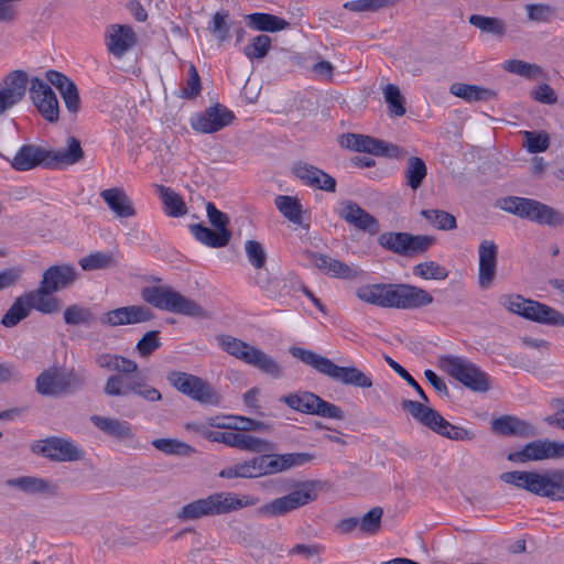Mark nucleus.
I'll list each match as a JSON object with an SVG mask.
<instances>
[{
	"label": "nucleus",
	"instance_id": "4468645a",
	"mask_svg": "<svg viewBox=\"0 0 564 564\" xmlns=\"http://www.w3.org/2000/svg\"><path fill=\"white\" fill-rule=\"evenodd\" d=\"M29 97L41 117L50 123L59 120V104L51 84L40 77L29 80Z\"/></svg>",
	"mask_w": 564,
	"mask_h": 564
},
{
	"label": "nucleus",
	"instance_id": "338daca9",
	"mask_svg": "<svg viewBox=\"0 0 564 564\" xmlns=\"http://www.w3.org/2000/svg\"><path fill=\"white\" fill-rule=\"evenodd\" d=\"M527 18L531 22H547L554 14V10L546 3H531L525 6Z\"/></svg>",
	"mask_w": 564,
	"mask_h": 564
},
{
	"label": "nucleus",
	"instance_id": "6e6552de",
	"mask_svg": "<svg viewBox=\"0 0 564 564\" xmlns=\"http://www.w3.org/2000/svg\"><path fill=\"white\" fill-rule=\"evenodd\" d=\"M78 279V272L69 263H62L48 267L42 274V280L35 293L44 301L53 314L62 310V301L54 293L65 290Z\"/></svg>",
	"mask_w": 564,
	"mask_h": 564
},
{
	"label": "nucleus",
	"instance_id": "13d9d810",
	"mask_svg": "<svg viewBox=\"0 0 564 564\" xmlns=\"http://www.w3.org/2000/svg\"><path fill=\"white\" fill-rule=\"evenodd\" d=\"M413 274L424 280H445L448 271L435 261H424L413 267Z\"/></svg>",
	"mask_w": 564,
	"mask_h": 564
},
{
	"label": "nucleus",
	"instance_id": "2eb2a0df",
	"mask_svg": "<svg viewBox=\"0 0 564 564\" xmlns=\"http://www.w3.org/2000/svg\"><path fill=\"white\" fill-rule=\"evenodd\" d=\"M32 310L45 315L53 314L35 291L31 290L15 297L9 310L2 316L1 324L8 328L14 327L21 321L29 317Z\"/></svg>",
	"mask_w": 564,
	"mask_h": 564
},
{
	"label": "nucleus",
	"instance_id": "9b49d317",
	"mask_svg": "<svg viewBox=\"0 0 564 564\" xmlns=\"http://www.w3.org/2000/svg\"><path fill=\"white\" fill-rule=\"evenodd\" d=\"M378 243L394 254L415 258L424 254L435 243V238L405 231H386L379 235Z\"/></svg>",
	"mask_w": 564,
	"mask_h": 564
},
{
	"label": "nucleus",
	"instance_id": "4c0bfd02",
	"mask_svg": "<svg viewBox=\"0 0 564 564\" xmlns=\"http://www.w3.org/2000/svg\"><path fill=\"white\" fill-rule=\"evenodd\" d=\"M155 192L164 205L165 213L171 217H181L187 213V207L182 196L171 187L155 185Z\"/></svg>",
	"mask_w": 564,
	"mask_h": 564
},
{
	"label": "nucleus",
	"instance_id": "bf43d9fd",
	"mask_svg": "<svg viewBox=\"0 0 564 564\" xmlns=\"http://www.w3.org/2000/svg\"><path fill=\"white\" fill-rule=\"evenodd\" d=\"M398 0H351L343 7L352 12H376L389 6H394Z\"/></svg>",
	"mask_w": 564,
	"mask_h": 564
},
{
	"label": "nucleus",
	"instance_id": "58836bf2",
	"mask_svg": "<svg viewBox=\"0 0 564 564\" xmlns=\"http://www.w3.org/2000/svg\"><path fill=\"white\" fill-rule=\"evenodd\" d=\"M508 459L521 464L547 459L546 438L528 443L522 449L510 453Z\"/></svg>",
	"mask_w": 564,
	"mask_h": 564
},
{
	"label": "nucleus",
	"instance_id": "a878e982",
	"mask_svg": "<svg viewBox=\"0 0 564 564\" xmlns=\"http://www.w3.org/2000/svg\"><path fill=\"white\" fill-rule=\"evenodd\" d=\"M131 369L127 372H117L107 378L104 392L108 397H127L133 392L139 379L138 365L131 360Z\"/></svg>",
	"mask_w": 564,
	"mask_h": 564
},
{
	"label": "nucleus",
	"instance_id": "774afa93",
	"mask_svg": "<svg viewBox=\"0 0 564 564\" xmlns=\"http://www.w3.org/2000/svg\"><path fill=\"white\" fill-rule=\"evenodd\" d=\"M206 213L210 225L217 231H219L220 234H223L224 231H230L228 229L229 217L221 210L217 209L212 202H208L206 204Z\"/></svg>",
	"mask_w": 564,
	"mask_h": 564
},
{
	"label": "nucleus",
	"instance_id": "dca6fc26",
	"mask_svg": "<svg viewBox=\"0 0 564 564\" xmlns=\"http://www.w3.org/2000/svg\"><path fill=\"white\" fill-rule=\"evenodd\" d=\"M28 84V74L20 69L10 72L0 82V116L4 115L23 99Z\"/></svg>",
	"mask_w": 564,
	"mask_h": 564
},
{
	"label": "nucleus",
	"instance_id": "f704fd0d",
	"mask_svg": "<svg viewBox=\"0 0 564 564\" xmlns=\"http://www.w3.org/2000/svg\"><path fill=\"white\" fill-rule=\"evenodd\" d=\"M189 230L196 240L212 248L226 247L231 238V231L220 234L216 229L213 230L203 224H192L189 225Z\"/></svg>",
	"mask_w": 564,
	"mask_h": 564
},
{
	"label": "nucleus",
	"instance_id": "e433bc0d",
	"mask_svg": "<svg viewBox=\"0 0 564 564\" xmlns=\"http://www.w3.org/2000/svg\"><path fill=\"white\" fill-rule=\"evenodd\" d=\"M339 144L343 148H347L356 152H365L373 155H377L378 145H381L380 139L357 133L341 134L339 137Z\"/></svg>",
	"mask_w": 564,
	"mask_h": 564
},
{
	"label": "nucleus",
	"instance_id": "864d4df0",
	"mask_svg": "<svg viewBox=\"0 0 564 564\" xmlns=\"http://www.w3.org/2000/svg\"><path fill=\"white\" fill-rule=\"evenodd\" d=\"M192 393H188L192 400L203 404L217 405L219 403V395L215 392L213 387L202 378H197L195 388H192Z\"/></svg>",
	"mask_w": 564,
	"mask_h": 564
},
{
	"label": "nucleus",
	"instance_id": "f03ea898",
	"mask_svg": "<svg viewBox=\"0 0 564 564\" xmlns=\"http://www.w3.org/2000/svg\"><path fill=\"white\" fill-rule=\"evenodd\" d=\"M500 480L552 501H564L563 469H551L545 473L506 471L500 475Z\"/></svg>",
	"mask_w": 564,
	"mask_h": 564
},
{
	"label": "nucleus",
	"instance_id": "6ab92c4d",
	"mask_svg": "<svg viewBox=\"0 0 564 564\" xmlns=\"http://www.w3.org/2000/svg\"><path fill=\"white\" fill-rule=\"evenodd\" d=\"M153 318L150 308L140 305L123 306L104 313L99 321L104 325L121 326L148 322Z\"/></svg>",
	"mask_w": 564,
	"mask_h": 564
},
{
	"label": "nucleus",
	"instance_id": "5701e85b",
	"mask_svg": "<svg viewBox=\"0 0 564 564\" xmlns=\"http://www.w3.org/2000/svg\"><path fill=\"white\" fill-rule=\"evenodd\" d=\"M478 283L480 288L488 289L496 276L497 269L498 247L495 241L482 240L478 247Z\"/></svg>",
	"mask_w": 564,
	"mask_h": 564
},
{
	"label": "nucleus",
	"instance_id": "603ef678",
	"mask_svg": "<svg viewBox=\"0 0 564 564\" xmlns=\"http://www.w3.org/2000/svg\"><path fill=\"white\" fill-rule=\"evenodd\" d=\"M192 393H188L192 400L203 404L217 405L219 403V395L215 392L213 387L202 378H197L195 388H192Z\"/></svg>",
	"mask_w": 564,
	"mask_h": 564
},
{
	"label": "nucleus",
	"instance_id": "3c124183",
	"mask_svg": "<svg viewBox=\"0 0 564 564\" xmlns=\"http://www.w3.org/2000/svg\"><path fill=\"white\" fill-rule=\"evenodd\" d=\"M95 362L100 368L116 372H127L131 369V359L126 358L121 355H115L109 352L98 354L95 357Z\"/></svg>",
	"mask_w": 564,
	"mask_h": 564
},
{
	"label": "nucleus",
	"instance_id": "ea45409f",
	"mask_svg": "<svg viewBox=\"0 0 564 564\" xmlns=\"http://www.w3.org/2000/svg\"><path fill=\"white\" fill-rule=\"evenodd\" d=\"M403 310H417L433 303V296L416 285L402 283Z\"/></svg>",
	"mask_w": 564,
	"mask_h": 564
},
{
	"label": "nucleus",
	"instance_id": "7c9ffc66",
	"mask_svg": "<svg viewBox=\"0 0 564 564\" xmlns=\"http://www.w3.org/2000/svg\"><path fill=\"white\" fill-rule=\"evenodd\" d=\"M524 318L541 324L564 326V315L553 307L530 300L524 310Z\"/></svg>",
	"mask_w": 564,
	"mask_h": 564
},
{
	"label": "nucleus",
	"instance_id": "49530a36",
	"mask_svg": "<svg viewBox=\"0 0 564 564\" xmlns=\"http://www.w3.org/2000/svg\"><path fill=\"white\" fill-rule=\"evenodd\" d=\"M406 184L412 189H417L427 174V167L424 161L417 156H411L408 160L406 169L404 171Z\"/></svg>",
	"mask_w": 564,
	"mask_h": 564
},
{
	"label": "nucleus",
	"instance_id": "a19ab883",
	"mask_svg": "<svg viewBox=\"0 0 564 564\" xmlns=\"http://www.w3.org/2000/svg\"><path fill=\"white\" fill-rule=\"evenodd\" d=\"M502 68L508 73L516 74L527 79H536L546 76L540 65L521 59H508L502 64Z\"/></svg>",
	"mask_w": 564,
	"mask_h": 564
},
{
	"label": "nucleus",
	"instance_id": "39448f33",
	"mask_svg": "<svg viewBox=\"0 0 564 564\" xmlns=\"http://www.w3.org/2000/svg\"><path fill=\"white\" fill-rule=\"evenodd\" d=\"M87 371L84 368L63 370L51 367L35 379V391L42 397H63L86 388Z\"/></svg>",
	"mask_w": 564,
	"mask_h": 564
},
{
	"label": "nucleus",
	"instance_id": "aec40b11",
	"mask_svg": "<svg viewBox=\"0 0 564 564\" xmlns=\"http://www.w3.org/2000/svg\"><path fill=\"white\" fill-rule=\"evenodd\" d=\"M45 79L58 90L66 109L70 113H77L80 108V97L74 80L55 69H48L45 73Z\"/></svg>",
	"mask_w": 564,
	"mask_h": 564
},
{
	"label": "nucleus",
	"instance_id": "8fccbe9b",
	"mask_svg": "<svg viewBox=\"0 0 564 564\" xmlns=\"http://www.w3.org/2000/svg\"><path fill=\"white\" fill-rule=\"evenodd\" d=\"M117 263L115 257L110 252H93L79 260V265L85 271L102 270L110 268Z\"/></svg>",
	"mask_w": 564,
	"mask_h": 564
},
{
	"label": "nucleus",
	"instance_id": "2f4dec72",
	"mask_svg": "<svg viewBox=\"0 0 564 564\" xmlns=\"http://www.w3.org/2000/svg\"><path fill=\"white\" fill-rule=\"evenodd\" d=\"M7 485L30 495L47 494L54 496L58 490V486L50 480L33 476H21L8 479Z\"/></svg>",
	"mask_w": 564,
	"mask_h": 564
},
{
	"label": "nucleus",
	"instance_id": "f3484780",
	"mask_svg": "<svg viewBox=\"0 0 564 564\" xmlns=\"http://www.w3.org/2000/svg\"><path fill=\"white\" fill-rule=\"evenodd\" d=\"M291 171L293 175L308 187L328 193L336 192V180L315 165L303 161H296L293 163Z\"/></svg>",
	"mask_w": 564,
	"mask_h": 564
},
{
	"label": "nucleus",
	"instance_id": "c85d7f7f",
	"mask_svg": "<svg viewBox=\"0 0 564 564\" xmlns=\"http://www.w3.org/2000/svg\"><path fill=\"white\" fill-rule=\"evenodd\" d=\"M100 197L119 218H130L137 215L132 200L123 188L112 187L100 192Z\"/></svg>",
	"mask_w": 564,
	"mask_h": 564
},
{
	"label": "nucleus",
	"instance_id": "bb28decb",
	"mask_svg": "<svg viewBox=\"0 0 564 564\" xmlns=\"http://www.w3.org/2000/svg\"><path fill=\"white\" fill-rule=\"evenodd\" d=\"M47 154V150L42 147L24 144L10 161L11 166L20 172L30 171L40 165L46 167Z\"/></svg>",
	"mask_w": 564,
	"mask_h": 564
},
{
	"label": "nucleus",
	"instance_id": "4d7b16f0",
	"mask_svg": "<svg viewBox=\"0 0 564 564\" xmlns=\"http://www.w3.org/2000/svg\"><path fill=\"white\" fill-rule=\"evenodd\" d=\"M229 13L227 11H218L213 15L208 25V31L218 41L224 43L230 37V24L228 23Z\"/></svg>",
	"mask_w": 564,
	"mask_h": 564
},
{
	"label": "nucleus",
	"instance_id": "e2e57ef3",
	"mask_svg": "<svg viewBox=\"0 0 564 564\" xmlns=\"http://www.w3.org/2000/svg\"><path fill=\"white\" fill-rule=\"evenodd\" d=\"M383 510L380 507L370 509L359 519L360 531L367 534H376L381 529V519Z\"/></svg>",
	"mask_w": 564,
	"mask_h": 564
},
{
	"label": "nucleus",
	"instance_id": "4be33fe9",
	"mask_svg": "<svg viewBox=\"0 0 564 564\" xmlns=\"http://www.w3.org/2000/svg\"><path fill=\"white\" fill-rule=\"evenodd\" d=\"M308 258L321 272L332 278L352 280L364 273L362 270L350 267L324 253L310 252Z\"/></svg>",
	"mask_w": 564,
	"mask_h": 564
},
{
	"label": "nucleus",
	"instance_id": "ddd939ff",
	"mask_svg": "<svg viewBox=\"0 0 564 564\" xmlns=\"http://www.w3.org/2000/svg\"><path fill=\"white\" fill-rule=\"evenodd\" d=\"M31 451L47 458L51 462H77L82 460L85 452L72 440L58 436H50L32 443Z\"/></svg>",
	"mask_w": 564,
	"mask_h": 564
},
{
	"label": "nucleus",
	"instance_id": "37998d69",
	"mask_svg": "<svg viewBox=\"0 0 564 564\" xmlns=\"http://www.w3.org/2000/svg\"><path fill=\"white\" fill-rule=\"evenodd\" d=\"M248 365L259 369L272 378H280L283 375L279 362L259 348H256Z\"/></svg>",
	"mask_w": 564,
	"mask_h": 564
},
{
	"label": "nucleus",
	"instance_id": "20e7f679",
	"mask_svg": "<svg viewBox=\"0 0 564 564\" xmlns=\"http://www.w3.org/2000/svg\"><path fill=\"white\" fill-rule=\"evenodd\" d=\"M496 206L506 213L541 226L557 227L564 225L563 213L533 198L505 196L497 199Z\"/></svg>",
	"mask_w": 564,
	"mask_h": 564
},
{
	"label": "nucleus",
	"instance_id": "473e14b6",
	"mask_svg": "<svg viewBox=\"0 0 564 564\" xmlns=\"http://www.w3.org/2000/svg\"><path fill=\"white\" fill-rule=\"evenodd\" d=\"M248 28L260 32H279L290 26V23L270 13H250L245 17Z\"/></svg>",
	"mask_w": 564,
	"mask_h": 564
},
{
	"label": "nucleus",
	"instance_id": "412c9836",
	"mask_svg": "<svg viewBox=\"0 0 564 564\" xmlns=\"http://www.w3.org/2000/svg\"><path fill=\"white\" fill-rule=\"evenodd\" d=\"M137 42L134 31L129 25L111 24L105 33V43L110 54L122 57Z\"/></svg>",
	"mask_w": 564,
	"mask_h": 564
},
{
	"label": "nucleus",
	"instance_id": "72a5a7b5",
	"mask_svg": "<svg viewBox=\"0 0 564 564\" xmlns=\"http://www.w3.org/2000/svg\"><path fill=\"white\" fill-rule=\"evenodd\" d=\"M449 93L467 102L488 101L497 96L492 89L464 83L452 84Z\"/></svg>",
	"mask_w": 564,
	"mask_h": 564
},
{
	"label": "nucleus",
	"instance_id": "09e8293b",
	"mask_svg": "<svg viewBox=\"0 0 564 564\" xmlns=\"http://www.w3.org/2000/svg\"><path fill=\"white\" fill-rule=\"evenodd\" d=\"M387 283L362 285L357 289L356 295L359 300L383 307L386 301Z\"/></svg>",
	"mask_w": 564,
	"mask_h": 564
},
{
	"label": "nucleus",
	"instance_id": "052dcab7",
	"mask_svg": "<svg viewBox=\"0 0 564 564\" xmlns=\"http://www.w3.org/2000/svg\"><path fill=\"white\" fill-rule=\"evenodd\" d=\"M271 48V39L268 35L260 34L252 39L251 44L243 48L245 55L253 61L261 59L269 53Z\"/></svg>",
	"mask_w": 564,
	"mask_h": 564
},
{
	"label": "nucleus",
	"instance_id": "5fc2aeb1",
	"mask_svg": "<svg viewBox=\"0 0 564 564\" xmlns=\"http://www.w3.org/2000/svg\"><path fill=\"white\" fill-rule=\"evenodd\" d=\"M64 322L67 325L76 326V325H90L95 316L93 312L88 307H84L78 304H73L66 307L63 314Z\"/></svg>",
	"mask_w": 564,
	"mask_h": 564
},
{
	"label": "nucleus",
	"instance_id": "c9c22d12",
	"mask_svg": "<svg viewBox=\"0 0 564 564\" xmlns=\"http://www.w3.org/2000/svg\"><path fill=\"white\" fill-rule=\"evenodd\" d=\"M216 340L220 348L235 358L248 364L257 347L230 335H218Z\"/></svg>",
	"mask_w": 564,
	"mask_h": 564
},
{
	"label": "nucleus",
	"instance_id": "0eeeda50",
	"mask_svg": "<svg viewBox=\"0 0 564 564\" xmlns=\"http://www.w3.org/2000/svg\"><path fill=\"white\" fill-rule=\"evenodd\" d=\"M401 408L409 412L415 421L443 437L453 441H470L475 437L471 431L451 424L436 410L422 402L404 399L401 402Z\"/></svg>",
	"mask_w": 564,
	"mask_h": 564
},
{
	"label": "nucleus",
	"instance_id": "a18cd8bd",
	"mask_svg": "<svg viewBox=\"0 0 564 564\" xmlns=\"http://www.w3.org/2000/svg\"><path fill=\"white\" fill-rule=\"evenodd\" d=\"M420 215L438 230L448 231L457 227L456 217L443 209H422Z\"/></svg>",
	"mask_w": 564,
	"mask_h": 564
},
{
	"label": "nucleus",
	"instance_id": "79ce46f5",
	"mask_svg": "<svg viewBox=\"0 0 564 564\" xmlns=\"http://www.w3.org/2000/svg\"><path fill=\"white\" fill-rule=\"evenodd\" d=\"M468 22L484 33L492 34L501 37L506 34L507 28L502 19L496 17H485L480 14H473L469 17Z\"/></svg>",
	"mask_w": 564,
	"mask_h": 564
},
{
	"label": "nucleus",
	"instance_id": "1a4fd4ad",
	"mask_svg": "<svg viewBox=\"0 0 564 564\" xmlns=\"http://www.w3.org/2000/svg\"><path fill=\"white\" fill-rule=\"evenodd\" d=\"M323 485L321 480L302 481L295 490L261 506L259 511L269 517L285 516L289 512L315 501L318 497V491L323 489Z\"/></svg>",
	"mask_w": 564,
	"mask_h": 564
},
{
	"label": "nucleus",
	"instance_id": "cd10ccee",
	"mask_svg": "<svg viewBox=\"0 0 564 564\" xmlns=\"http://www.w3.org/2000/svg\"><path fill=\"white\" fill-rule=\"evenodd\" d=\"M491 430L503 436L533 437L536 435V430L531 423L512 415L494 419Z\"/></svg>",
	"mask_w": 564,
	"mask_h": 564
},
{
	"label": "nucleus",
	"instance_id": "423d86ee",
	"mask_svg": "<svg viewBox=\"0 0 564 564\" xmlns=\"http://www.w3.org/2000/svg\"><path fill=\"white\" fill-rule=\"evenodd\" d=\"M141 297L144 302L162 311L189 317H208V313L203 306L167 285L145 286L141 290Z\"/></svg>",
	"mask_w": 564,
	"mask_h": 564
},
{
	"label": "nucleus",
	"instance_id": "69168bd1",
	"mask_svg": "<svg viewBox=\"0 0 564 564\" xmlns=\"http://www.w3.org/2000/svg\"><path fill=\"white\" fill-rule=\"evenodd\" d=\"M524 139L530 153L544 152L550 145V139L545 132L524 131Z\"/></svg>",
	"mask_w": 564,
	"mask_h": 564
},
{
	"label": "nucleus",
	"instance_id": "393cba45",
	"mask_svg": "<svg viewBox=\"0 0 564 564\" xmlns=\"http://www.w3.org/2000/svg\"><path fill=\"white\" fill-rule=\"evenodd\" d=\"M339 216L349 225L370 235H377L380 230L377 218L351 200L344 204Z\"/></svg>",
	"mask_w": 564,
	"mask_h": 564
},
{
	"label": "nucleus",
	"instance_id": "6e6d98bb",
	"mask_svg": "<svg viewBox=\"0 0 564 564\" xmlns=\"http://www.w3.org/2000/svg\"><path fill=\"white\" fill-rule=\"evenodd\" d=\"M383 96L391 116L402 117L405 113V99L397 85L388 84L383 88Z\"/></svg>",
	"mask_w": 564,
	"mask_h": 564
},
{
	"label": "nucleus",
	"instance_id": "0e129e2a",
	"mask_svg": "<svg viewBox=\"0 0 564 564\" xmlns=\"http://www.w3.org/2000/svg\"><path fill=\"white\" fill-rule=\"evenodd\" d=\"M245 250L250 264L256 269H262L267 262V253L263 246L257 240H247Z\"/></svg>",
	"mask_w": 564,
	"mask_h": 564
},
{
	"label": "nucleus",
	"instance_id": "f257e3e1",
	"mask_svg": "<svg viewBox=\"0 0 564 564\" xmlns=\"http://www.w3.org/2000/svg\"><path fill=\"white\" fill-rule=\"evenodd\" d=\"M258 502L259 498L250 495L239 497L235 492L217 491L184 505L176 512V518L181 522L196 521L228 514L246 507L256 506Z\"/></svg>",
	"mask_w": 564,
	"mask_h": 564
},
{
	"label": "nucleus",
	"instance_id": "7ed1b4c3",
	"mask_svg": "<svg viewBox=\"0 0 564 564\" xmlns=\"http://www.w3.org/2000/svg\"><path fill=\"white\" fill-rule=\"evenodd\" d=\"M290 354L334 381L362 389L372 387L370 377L356 367L337 366L330 359L301 347H291Z\"/></svg>",
	"mask_w": 564,
	"mask_h": 564
},
{
	"label": "nucleus",
	"instance_id": "f8f14e48",
	"mask_svg": "<svg viewBox=\"0 0 564 564\" xmlns=\"http://www.w3.org/2000/svg\"><path fill=\"white\" fill-rule=\"evenodd\" d=\"M280 401L301 413L333 420L345 419V412L340 406L322 399L313 392L290 393L281 397Z\"/></svg>",
	"mask_w": 564,
	"mask_h": 564
},
{
	"label": "nucleus",
	"instance_id": "a211bd4d",
	"mask_svg": "<svg viewBox=\"0 0 564 564\" xmlns=\"http://www.w3.org/2000/svg\"><path fill=\"white\" fill-rule=\"evenodd\" d=\"M235 115L221 104L208 107L203 113L192 119L194 130L203 133H213L229 126Z\"/></svg>",
	"mask_w": 564,
	"mask_h": 564
},
{
	"label": "nucleus",
	"instance_id": "c03bdc74",
	"mask_svg": "<svg viewBox=\"0 0 564 564\" xmlns=\"http://www.w3.org/2000/svg\"><path fill=\"white\" fill-rule=\"evenodd\" d=\"M275 206L289 221L302 226V205L296 197L286 195L276 196Z\"/></svg>",
	"mask_w": 564,
	"mask_h": 564
},
{
	"label": "nucleus",
	"instance_id": "c756f323",
	"mask_svg": "<svg viewBox=\"0 0 564 564\" xmlns=\"http://www.w3.org/2000/svg\"><path fill=\"white\" fill-rule=\"evenodd\" d=\"M90 422L106 435L118 441H129L135 436L134 429L126 421L95 414L90 416Z\"/></svg>",
	"mask_w": 564,
	"mask_h": 564
},
{
	"label": "nucleus",
	"instance_id": "b1692460",
	"mask_svg": "<svg viewBox=\"0 0 564 564\" xmlns=\"http://www.w3.org/2000/svg\"><path fill=\"white\" fill-rule=\"evenodd\" d=\"M46 169H64L80 162L85 152L80 141L75 137L66 139V147L57 150H47Z\"/></svg>",
	"mask_w": 564,
	"mask_h": 564
},
{
	"label": "nucleus",
	"instance_id": "de8ad7c7",
	"mask_svg": "<svg viewBox=\"0 0 564 564\" xmlns=\"http://www.w3.org/2000/svg\"><path fill=\"white\" fill-rule=\"evenodd\" d=\"M151 444L166 455L188 456L194 452L191 445L176 438H155Z\"/></svg>",
	"mask_w": 564,
	"mask_h": 564
},
{
	"label": "nucleus",
	"instance_id": "680f3d73",
	"mask_svg": "<svg viewBox=\"0 0 564 564\" xmlns=\"http://www.w3.org/2000/svg\"><path fill=\"white\" fill-rule=\"evenodd\" d=\"M197 378V376L182 371H172L167 375L170 384L185 395L192 393L191 389L195 388Z\"/></svg>",
	"mask_w": 564,
	"mask_h": 564
},
{
	"label": "nucleus",
	"instance_id": "9d476101",
	"mask_svg": "<svg viewBox=\"0 0 564 564\" xmlns=\"http://www.w3.org/2000/svg\"><path fill=\"white\" fill-rule=\"evenodd\" d=\"M440 364L444 371L469 390L486 392L490 389L489 376L467 358L446 355Z\"/></svg>",
	"mask_w": 564,
	"mask_h": 564
}]
</instances>
